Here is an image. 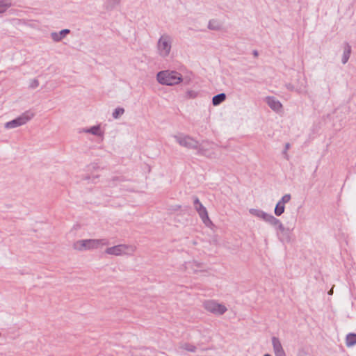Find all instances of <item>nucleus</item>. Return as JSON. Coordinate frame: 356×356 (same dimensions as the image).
<instances>
[{"instance_id":"obj_1","label":"nucleus","mask_w":356,"mask_h":356,"mask_svg":"<svg viewBox=\"0 0 356 356\" xmlns=\"http://www.w3.org/2000/svg\"><path fill=\"white\" fill-rule=\"evenodd\" d=\"M156 81L161 85L173 86L179 84L183 81L182 75L175 70H162L156 76Z\"/></svg>"},{"instance_id":"obj_2","label":"nucleus","mask_w":356,"mask_h":356,"mask_svg":"<svg viewBox=\"0 0 356 356\" xmlns=\"http://www.w3.org/2000/svg\"><path fill=\"white\" fill-rule=\"evenodd\" d=\"M268 224L275 228L277 235H280L284 240L289 241V234L294 229L295 222L288 221L286 222L287 226L285 227L280 219L273 216Z\"/></svg>"},{"instance_id":"obj_3","label":"nucleus","mask_w":356,"mask_h":356,"mask_svg":"<svg viewBox=\"0 0 356 356\" xmlns=\"http://www.w3.org/2000/svg\"><path fill=\"white\" fill-rule=\"evenodd\" d=\"M136 250V248L134 245L118 244L107 248L105 250V253L115 257L131 256L134 254Z\"/></svg>"},{"instance_id":"obj_4","label":"nucleus","mask_w":356,"mask_h":356,"mask_svg":"<svg viewBox=\"0 0 356 356\" xmlns=\"http://www.w3.org/2000/svg\"><path fill=\"white\" fill-rule=\"evenodd\" d=\"M173 39L168 34H163L156 43V51L158 55L163 58L170 56L172 49Z\"/></svg>"},{"instance_id":"obj_5","label":"nucleus","mask_w":356,"mask_h":356,"mask_svg":"<svg viewBox=\"0 0 356 356\" xmlns=\"http://www.w3.org/2000/svg\"><path fill=\"white\" fill-rule=\"evenodd\" d=\"M172 137L176 143L182 147L193 150L197 149L199 147V141L190 135L178 133L173 135Z\"/></svg>"},{"instance_id":"obj_6","label":"nucleus","mask_w":356,"mask_h":356,"mask_svg":"<svg viewBox=\"0 0 356 356\" xmlns=\"http://www.w3.org/2000/svg\"><path fill=\"white\" fill-rule=\"evenodd\" d=\"M202 307L207 312L215 316L223 315L227 311V308L225 305L211 299L204 300L202 302Z\"/></svg>"},{"instance_id":"obj_7","label":"nucleus","mask_w":356,"mask_h":356,"mask_svg":"<svg viewBox=\"0 0 356 356\" xmlns=\"http://www.w3.org/2000/svg\"><path fill=\"white\" fill-rule=\"evenodd\" d=\"M193 205L200 218L207 227H211L213 223L210 220L207 209L202 205L199 199L195 197L193 199Z\"/></svg>"},{"instance_id":"obj_8","label":"nucleus","mask_w":356,"mask_h":356,"mask_svg":"<svg viewBox=\"0 0 356 356\" xmlns=\"http://www.w3.org/2000/svg\"><path fill=\"white\" fill-rule=\"evenodd\" d=\"M216 147V145L213 143L203 141L201 143H199V147L195 150L200 155H203L209 158H212L215 154L214 149Z\"/></svg>"},{"instance_id":"obj_9","label":"nucleus","mask_w":356,"mask_h":356,"mask_svg":"<svg viewBox=\"0 0 356 356\" xmlns=\"http://www.w3.org/2000/svg\"><path fill=\"white\" fill-rule=\"evenodd\" d=\"M109 241L107 238H90L87 239L88 250H93L107 246Z\"/></svg>"},{"instance_id":"obj_10","label":"nucleus","mask_w":356,"mask_h":356,"mask_svg":"<svg viewBox=\"0 0 356 356\" xmlns=\"http://www.w3.org/2000/svg\"><path fill=\"white\" fill-rule=\"evenodd\" d=\"M249 213L252 216L264 220L268 224L273 216L272 214L268 213L259 209L251 208L249 209Z\"/></svg>"},{"instance_id":"obj_11","label":"nucleus","mask_w":356,"mask_h":356,"mask_svg":"<svg viewBox=\"0 0 356 356\" xmlns=\"http://www.w3.org/2000/svg\"><path fill=\"white\" fill-rule=\"evenodd\" d=\"M79 133L90 134L95 136L103 137L104 131L102 129L101 124H97L89 128H83L80 129Z\"/></svg>"},{"instance_id":"obj_12","label":"nucleus","mask_w":356,"mask_h":356,"mask_svg":"<svg viewBox=\"0 0 356 356\" xmlns=\"http://www.w3.org/2000/svg\"><path fill=\"white\" fill-rule=\"evenodd\" d=\"M266 103L275 112L280 113L282 110V104L274 97H267L265 99Z\"/></svg>"},{"instance_id":"obj_13","label":"nucleus","mask_w":356,"mask_h":356,"mask_svg":"<svg viewBox=\"0 0 356 356\" xmlns=\"http://www.w3.org/2000/svg\"><path fill=\"white\" fill-rule=\"evenodd\" d=\"M272 345L275 356H286L281 341L277 337H273L272 338Z\"/></svg>"},{"instance_id":"obj_14","label":"nucleus","mask_w":356,"mask_h":356,"mask_svg":"<svg viewBox=\"0 0 356 356\" xmlns=\"http://www.w3.org/2000/svg\"><path fill=\"white\" fill-rule=\"evenodd\" d=\"M70 33V29H63L59 32H52L50 34L51 38L55 42H58L65 38Z\"/></svg>"},{"instance_id":"obj_15","label":"nucleus","mask_w":356,"mask_h":356,"mask_svg":"<svg viewBox=\"0 0 356 356\" xmlns=\"http://www.w3.org/2000/svg\"><path fill=\"white\" fill-rule=\"evenodd\" d=\"M73 248L77 251H88L87 239H81L75 241L72 245Z\"/></svg>"},{"instance_id":"obj_16","label":"nucleus","mask_w":356,"mask_h":356,"mask_svg":"<svg viewBox=\"0 0 356 356\" xmlns=\"http://www.w3.org/2000/svg\"><path fill=\"white\" fill-rule=\"evenodd\" d=\"M22 124V118L19 117L15 120L5 123L4 128L6 129H13L20 127Z\"/></svg>"},{"instance_id":"obj_17","label":"nucleus","mask_w":356,"mask_h":356,"mask_svg":"<svg viewBox=\"0 0 356 356\" xmlns=\"http://www.w3.org/2000/svg\"><path fill=\"white\" fill-rule=\"evenodd\" d=\"M208 28L211 30L218 31L222 29V24L217 19H211L209 22Z\"/></svg>"},{"instance_id":"obj_18","label":"nucleus","mask_w":356,"mask_h":356,"mask_svg":"<svg viewBox=\"0 0 356 356\" xmlns=\"http://www.w3.org/2000/svg\"><path fill=\"white\" fill-rule=\"evenodd\" d=\"M226 99V95L225 93H220L217 95H215L212 99V104L213 106H218L223 102Z\"/></svg>"},{"instance_id":"obj_19","label":"nucleus","mask_w":356,"mask_h":356,"mask_svg":"<svg viewBox=\"0 0 356 356\" xmlns=\"http://www.w3.org/2000/svg\"><path fill=\"white\" fill-rule=\"evenodd\" d=\"M350 53H351V47H350V46L347 44L344 48V51H343L342 58H341V62L343 64H346L348 62V60L350 58Z\"/></svg>"},{"instance_id":"obj_20","label":"nucleus","mask_w":356,"mask_h":356,"mask_svg":"<svg viewBox=\"0 0 356 356\" xmlns=\"http://www.w3.org/2000/svg\"><path fill=\"white\" fill-rule=\"evenodd\" d=\"M346 343L348 347L353 346L356 344V334L350 333L346 336Z\"/></svg>"},{"instance_id":"obj_21","label":"nucleus","mask_w":356,"mask_h":356,"mask_svg":"<svg viewBox=\"0 0 356 356\" xmlns=\"http://www.w3.org/2000/svg\"><path fill=\"white\" fill-rule=\"evenodd\" d=\"M35 115L33 109H29L24 113V124L30 121Z\"/></svg>"},{"instance_id":"obj_22","label":"nucleus","mask_w":356,"mask_h":356,"mask_svg":"<svg viewBox=\"0 0 356 356\" xmlns=\"http://www.w3.org/2000/svg\"><path fill=\"white\" fill-rule=\"evenodd\" d=\"M284 211L285 206L278 202L274 209L275 215L276 216H280L282 213H284Z\"/></svg>"},{"instance_id":"obj_23","label":"nucleus","mask_w":356,"mask_h":356,"mask_svg":"<svg viewBox=\"0 0 356 356\" xmlns=\"http://www.w3.org/2000/svg\"><path fill=\"white\" fill-rule=\"evenodd\" d=\"M121 0H106V8L113 9L120 3Z\"/></svg>"},{"instance_id":"obj_24","label":"nucleus","mask_w":356,"mask_h":356,"mask_svg":"<svg viewBox=\"0 0 356 356\" xmlns=\"http://www.w3.org/2000/svg\"><path fill=\"white\" fill-rule=\"evenodd\" d=\"M10 6L8 0H0V13H4Z\"/></svg>"},{"instance_id":"obj_25","label":"nucleus","mask_w":356,"mask_h":356,"mask_svg":"<svg viewBox=\"0 0 356 356\" xmlns=\"http://www.w3.org/2000/svg\"><path fill=\"white\" fill-rule=\"evenodd\" d=\"M124 113V109L121 107L116 108L113 113L112 116L114 119L120 118Z\"/></svg>"},{"instance_id":"obj_26","label":"nucleus","mask_w":356,"mask_h":356,"mask_svg":"<svg viewBox=\"0 0 356 356\" xmlns=\"http://www.w3.org/2000/svg\"><path fill=\"white\" fill-rule=\"evenodd\" d=\"M187 268L192 269L194 273H197L200 270H199V268H201V264L197 263V261H192L188 263Z\"/></svg>"},{"instance_id":"obj_27","label":"nucleus","mask_w":356,"mask_h":356,"mask_svg":"<svg viewBox=\"0 0 356 356\" xmlns=\"http://www.w3.org/2000/svg\"><path fill=\"white\" fill-rule=\"evenodd\" d=\"M39 86V81L36 78L30 79L28 81V88L30 89H35Z\"/></svg>"},{"instance_id":"obj_28","label":"nucleus","mask_w":356,"mask_h":356,"mask_svg":"<svg viewBox=\"0 0 356 356\" xmlns=\"http://www.w3.org/2000/svg\"><path fill=\"white\" fill-rule=\"evenodd\" d=\"M181 348L188 352L194 353L196 351V347L191 343H185L181 346Z\"/></svg>"},{"instance_id":"obj_29","label":"nucleus","mask_w":356,"mask_h":356,"mask_svg":"<svg viewBox=\"0 0 356 356\" xmlns=\"http://www.w3.org/2000/svg\"><path fill=\"white\" fill-rule=\"evenodd\" d=\"M198 92L193 90H188L186 92V97L189 99H195L197 97Z\"/></svg>"},{"instance_id":"obj_30","label":"nucleus","mask_w":356,"mask_h":356,"mask_svg":"<svg viewBox=\"0 0 356 356\" xmlns=\"http://www.w3.org/2000/svg\"><path fill=\"white\" fill-rule=\"evenodd\" d=\"M291 200V195L290 194H285L282 197V198L278 202L285 206V204L289 203Z\"/></svg>"},{"instance_id":"obj_31","label":"nucleus","mask_w":356,"mask_h":356,"mask_svg":"<svg viewBox=\"0 0 356 356\" xmlns=\"http://www.w3.org/2000/svg\"><path fill=\"white\" fill-rule=\"evenodd\" d=\"M298 356H312L310 354L305 352V351H300L299 353H298Z\"/></svg>"},{"instance_id":"obj_32","label":"nucleus","mask_w":356,"mask_h":356,"mask_svg":"<svg viewBox=\"0 0 356 356\" xmlns=\"http://www.w3.org/2000/svg\"><path fill=\"white\" fill-rule=\"evenodd\" d=\"M290 147V144L289 143H286L285 145V150L284 151V154L286 155V156H287V150L289 149Z\"/></svg>"},{"instance_id":"obj_33","label":"nucleus","mask_w":356,"mask_h":356,"mask_svg":"<svg viewBox=\"0 0 356 356\" xmlns=\"http://www.w3.org/2000/svg\"><path fill=\"white\" fill-rule=\"evenodd\" d=\"M332 293H333V289H331L329 291L328 294H329V295H332Z\"/></svg>"},{"instance_id":"obj_34","label":"nucleus","mask_w":356,"mask_h":356,"mask_svg":"<svg viewBox=\"0 0 356 356\" xmlns=\"http://www.w3.org/2000/svg\"><path fill=\"white\" fill-rule=\"evenodd\" d=\"M287 88L289 90H293V87L291 85L287 86Z\"/></svg>"},{"instance_id":"obj_35","label":"nucleus","mask_w":356,"mask_h":356,"mask_svg":"<svg viewBox=\"0 0 356 356\" xmlns=\"http://www.w3.org/2000/svg\"><path fill=\"white\" fill-rule=\"evenodd\" d=\"M254 55L255 56H257L258 55V53H257V51H254Z\"/></svg>"},{"instance_id":"obj_36","label":"nucleus","mask_w":356,"mask_h":356,"mask_svg":"<svg viewBox=\"0 0 356 356\" xmlns=\"http://www.w3.org/2000/svg\"><path fill=\"white\" fill-rule=\"evenodd\" d=\"M264 356H271V355H269V354H266V355H264Z\"/></svg>"}]
</instances>
